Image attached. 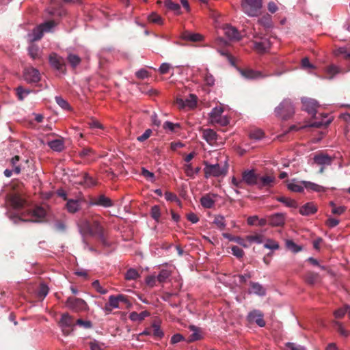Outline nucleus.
Masks as SVG:
<instances>
[{"instance_id":"nucleus-10","label":"nucleus","mask_w":350,"mask_h":350,"mask_svg":"<svg viewBox=\"0 0 350 350\" xmlns=\"http://www.w3.org/2000/svg\"><path fill=\"white\" fill-rule=\"evenodd\" d=\"M8 201L10 206L15 210H21L25 207L26 200L19 194L14 193L8 197Z\"/></svg>"},{"instance_id":"nucleus-41","label":"nucleus","mask_w":350,"mask_h":350,"mask_svg":"<svg viewBox=\"0 0 350 350\" xmlns=\"http://www.w3.org/2000/svg\"><path fill=\"white\" fill-rule=\"evenodd\" d=\"M189 328H190L191 330H192L193 332V333L191 334L189 336V338L187 339V342H194V341L200 340V335L198 333V328L196 326H194V325H191L189 327Z\"/></svg>"},{"instance_id":"nucleus-64","label":"nucleus","mask_w":350,"mask_h":350,"mask_svg":"<svg viewBox=\"0 0 350 350\" xmlns=\"http://www.w3.org/2000/svg\"><path fill=\"white\" fill-rule=\"evenodd\" d=\"M152 133V130L148 129L146 130L145 132L142 135L138 136L137 137V140L140 142H143L146 141V139H148L150 137Z\"/></svg>"},{"instance_id":"nucleus-8","label":"nucleus","mask_w":350,"mask_h":350,"mask_svg":"<svg viewBox=\"0 0 350 350\" xmlns=\"http://www.w3.org/2000/svg\"><path fill=\"white\" fill-rule=\"evenodd\" d=\"M49 59L52 67L63 73L66 72V64L63 57L55 53H52L50 54Z\"/></svg>"},{"instance_id":"nucleus-17","label":"nucleus","mask_w":350,"mask_h":350,"mask_svg":"<svg viewBox=\"0 0 350 350\" xmlns=\"http://www.w3.org/2000/svg\"><path fill=\"white\" fill-rule=\"evenodd\" d=\"M253 49L258 53H265L268 51L271 47V42L267 38L262 39L261 41H254L253 42Z\"/></svg>"},{"instance_id":"nucleus-2","label":"nucleus","mask_w":350,"mask_h":350,"mask_svg":"<svg viewBox=\"0 0 350 350\" xmlns=\"http://www.w3.org/2000/svg\"><path fill=\"white\" fill-rule=\"evenodd\" d=\"M242 11L250 17L258 16L261 14L262 0H242Z\"/></svg>"},{"instance_id":"nucleus-19","label":"nucleus","mask_w":350,"mask_h":350,"mask_svg":"<svg viewBox=\"0 0 350 350\" xmlns=\"http://www.w3.org/2000/svg\"><path fill=\"white\" fill-rule=\"evenodd\" d=\"M202 137L206 142L210 144H215L217 139L218 135L215 131L211 129H202Z\"/></svg>"},{"instance_id":"nucleus-6","label":"nucleus","mask_w":350,"mask_h":350,"mask_svg":"<svg viewBox=\"0 0 350 350\" xmlns=\"http://www.w3.org/2000/svg\"><path fill=\"white\" fill-rule=\"evenodd\" d=\"M241 178L244 185L253 186L258 183V174L254 170H246L242 172Z\"/></svg>"},{"instance_id":"nucleus-35","label":"nucleus","mask_w":350,"mask_h":350,"mask_svg":"<svg viewBox=\"0 0 350 350\" xmlns=\"http://www.w3.org/2000/svg\"><path fill=\"white\" fill-rule=\"evenodd\" d=\"M276 200L278 202L284 204L288 207L297 208L298 206L297 202L295 200H293L289 198L279 196L276 198Z\"/></svg>"},{"instance_id":"nucleus-26","label":"nucleus","mask_w":350,"mask_h":350,"mask_svg":"<svg viewBox=\"0 0 350 350\" xmlns=\"http://www.w3.org/2000/svg\"><path fill=\"white\" fill-rule=\"evenodd\" d=\"M304 280L307 284L314 285L319 282V274L312 271H308L304 275Z\"/></svg>"},{"instance_id":"nucleus-44","label":"nucleus","mask_w":350,"mask_h":350,"mask_svg":"<svg viewBox=\"0 0 350 350\" xmlns=\"http://www.w3.org/2000/svg\"><path fill=\"white\" fill-rule=\"evenodd\" d=\"M198 98L195 94H191L189 97L185 100V107H188L189 108H194L197 105Z\"/></svg>"},{"instance_id":"nucleus-30","label":"nucleus","mask_w":350,"mask_h":350,"mask_svg":"<svg viewBox=\"0 0 350 350\" xmlns=\"http://www.w3.org/2000/svg\"><path fill=\"white\" fill-rule=\"evenodd\" d=\"M149 315L150 312L146 310L142 311L140 313L132 312L129 314V319L133 321H142Z\"/></svg>"},{"instance_id":"nucleus-9","label":"nucleus","mask_w":350,"mask_h":350,"mask_svg":"<svg viewBox=\"0 0 350 350\" xmlns=\"http://www.w3.org/2000/svg\"><path fill=\"white\" fill-rule=\"evenodd\" d=\"M86 228L88 234L91 236H97L100 238L103 236V228L96 219H93L92 221L87 223Z\"/></svg>"},{"instance_id":"nucleus-54","label":"nucleus","mask_w":350,"mask_h":350,"mask_svg":"<svg viewBox=\"0 0 350 350\" xmlns=\"http://www.w3.org/2000/svg\"><path fill=\"white\" fill-rule=\"evenodd\" d=\"M43 33H44L43 29H42V28L40 26L37 27L33 31V33H32L33 38L31 40L37 41V40H40L43 36Z\"/></svg>"},{"instance_id":"nucleus-20","label":"nucleus","mask_w":350,"mask_h":350,"mask_svg":"<svg viewBox=\"0 0 350 350\" xmlns=\"http://www.w3.org/2000/svg\"><path fill=\"white\" fill-rule=\"evenodd\" d=\"M250 285L251 286V289L249 290V293H254L260 297L266 295V289L260 283L250 282Z\"/></svg>"},{"instance_id":"nucleus-45","label":"nucleus","mask_w":350,"mask_h":350,"mask_svg":"<svg viewBox=\"0 0 350 350\" xmlns=\"http://www.w3.org/2000/svg\"><path fill=\"white\" fill-rule=\"evenodd\" d=\"M165 5L168 9L174 11L178 14H180V6L178 3H174L172 0H165Z\"/></svg>"},{"instance_id":"nucleus-24","label":"nucleus","mask_w":350,"mask_h":350,"mask_svg":"<svg viewBox=\"0 0 350 350\" xmlns=\"http://www.w3.org/2000/svg\"><path fill=\"white\" fill-rule=\"evenodd\" d=\"M285 217L282 213H275L269 217V224L273 226H281L284 224Z\"/></svg>"},{"instance_id":"nucleus-16","label":"nucleus","mask_w":350,"mask_h":350,"mask_svg":"<svg viewBox=\"0 0 350 350\" xmlns=\"http://www.w3.org/2000/svg\"><path fill=\"white\" fill-rule=\"evenodd\" d=\"M275 181V178L272 176H260L258 175V183H256V186L259 189L262 188H269L273 186Z\"/></svg>"},{"instance_id":"nucleus-39","label":"nucleus","mask_w":350,"mask_h":350,"mask_svg":"<svg viewBox=\"0 0 350 350\" xmlns=\"http://www.w3.org/2000/svg\"><path fill=\"white\" fill-rule=\"evenodd\" d=\"M16 96L20 100H23L24 98L29 94V93L31 92L29 89H25L22 86H18L16 89Z\"/></svg>"},{"instance_id":"nucleus-46","label":"nucleus","mask_w":350,"mask_h":350,"mask_svg":"<svg viewBox=\"0 0 350 350\" xmlns=\"http://www.w3.org/2000/svg\"><path fill=\"white\" fill-rule=\"evenodd\" d=\"M246 240L250 243H262L264 240V236L258 234L248 235L246 237Z\"/></svg>"},{"instance_id":"nucleus-51","label":"nucleus","mask_w":350,"mask_h":350,"mask_svg":"<svg viewBox=\"0 0 350 350\" xmlns=\"http://www.w3.org/2000/svg\"><path fill=\"white\" fill-rule=\"evenodd\" d=\"M349 305H345L344 307L337 309L334 312V316L336 319H342L347 314Z\"/></svg>"},{"instance_id":"nucleus-38","label":"nucleus","mask_w":350,"mask_h":350,"mask_svg":"<svg viewBox=\"0 0 350 350\" xmlns=\"http://www.w3.org/2000/svg\"><path fill=\"white\" fill-rule=\"evenodd\" d=\"M67 61L73 68H75L81 63V59L78 55L70 53L67 57Z\"/></svg>"},{"instance_id":"nucleus-28","label":"nucleus","mask_w":350,"mask_h":350,"mask_svg":"<svg viewBox=\"0 0 350 350\" xmlns=\"http://www.w3.org/2000/svg\"><path fill=\"white\" fill-rule=\"evenodd\" d=\"M29 55L33 60H41L40 50L36 44H31L28 47Z\"/></svg>"},{"instance_id":"nucleus-18","label":"nucleus","mask_w":350,"mask_h":350,"mask_svg":"<svg viewBox=\"0 0 350 350\" xmlns=\"http://www.w3.org/2000/svg\"><path fill=\"white\" fill-rule=\"evenodd\" d=\"M91 204L100 206L105 208L111 207L113 206L112 200L105 195H100L98 197L92 199L91 201Z\"/></svg>"},{"instance_id":"nucleus-63","label":"nucleus","mask_w":350,"mask_h":350,"mask_svg":"<svg viewBox=\"0 0 350 350\" xmlns=\"http://www.w3.org/2000/svg\"><path fill=\"white\" fill-rule=\"evenodd\" d=\"M231 250L232 254L239 258H242L244 255L243 250L238 246L234 245L231 247Z\"/></svg>"},{"instance_id":"nucleus-12","label":"nucleus","mask_w":350,"mask_h":350,"mask_svg":"<svg viewBox=\"0 0 350 350\" xmlns=\"http://www.w3.org/2000/svg\"><path fill=\"white\" fill-rule=\"evenodd\" d=\"M239 71L241 75L247 79H257L270 75H265L260 71H256L251 68H240Z\"/></svg>"},{"instance_id":"nucleus-60","label":"nucleus","mask_w":350,"mask_h":350,"mask_svg":"<svg viewBox=\"0 0 350 350\" xmlns=\"http://www.w3.org/2000/svg\"><path fill=\"white\" fill-rule=\"evenodd\" d=\"M250 137L252 139L258 140L264 137V132L260 129H256L250 132Z\"/></svg>"},{"instance_id":"nucleus-56","label":"nucleus","mask_w":350,"mask_h":350,"mask_svg":"<svg viewBox=\"0 0 350 350\" xmlns=\"http://www.w3.org/2000/svg\"><path fill=\"white\" fill-rule=\"evenodd\" d=\"M222 112L223 109L221 108L215 107L213 109L212 111L210 113L211 122L214 123L215 119H217L218 117H220L221 116Z\"/></svg>"},{"instance_id":"nucleus-5","label":"nucleus","mask_w":350,"mask_h":350,"mask_svg":"<svg viewBox=\"0 0 350 350\" xmlns=\"http://www.w3.org/2000/svg\"><path fill=\"white\" fill-rule=\"evenodd\" d=\"M66 306L75 312H79L88 310L87 303L81 298L70 297L66 302Z\"/></svg>"},{"instance_id":"nucleus-57","label":"nucleus","mask_w":350,"mask_h":350,"mask_svg":"<svg viewBox=\"0 0 350 350\" xmlns=\"http://www.w3.org/2000/svg\"><path fill=\"white\" fill-rule=\"evenodd\" d=\"M331 121L332 120L330 119H327L325 121H314L309 124V126L315 128H321L323 126H327L330 124Z\"/></svg>"},{"instance_id":"nucleus-25","label":"nucleus","mask_w":350,"mask_h":350,"mask_svg":"<svg viewBox=\"0 0 350 350\" xmlns=\"http://www.w3.org/2000/svg\"><path fill=\"white\" fill-rule=\"evenodd\" d=\"M341 72L342 70L339 67L332 64L325 68V77L328 79H332L336 74Z\"/></svg>"},{"instance_id":"nucleus-13","label":"nucleus","mask_w":350,"mask_h":350,"mask_svg":"<svg viewBox=\"0 0 350 350\" xmlns=\"http://www.w3.org/2000/svg\"><path fill=\"white\" fill-rule=\"evenodd\" d=\"M333 161V158L327 154L319 152L313 157V164H317L321 166L330 165Z\"/></svg>"},{"instance_id":"nucleus-29","label":"nucleus","mask_w":350,"mask_h":350,"mask_svg":"<svg viewBox=\"0 0 350 350\" xmlns=\"http://www.w3.org/2000/svg\"><path fill=\"white\" fill-rule=\"evenodd\" d=\"M48 146L57 152H61L64 148V144L62 139H57L48 142Z\"/></svg>"},{"instance_id":"nucleus-34","label":"nucleus","mask_w":350,"mask_h":350,"mask_svg":"<svg viewBox=\"0 0 350 350\" xmlns=\"http://www.w3.org/2000/svg\"><path fill=\"white\" fill-rule=\"evenodd\" d=\"M20 160L21 157L18 155L13 157L10 160V165L13 167V171L16 174H19L21 172V165L18 163Z\"/></svg>"},{"instance_id":"nucleus-42","label":"nucleus","mask_w":350,"mask_h":350,"mask_svg":"<svg viewBox=\"0 0 350 350\" xmlns=\"http://www.w3.org/2000/svg\"><path fill=\"white\" fill-rule=\"evenodd\" d=\"M152 334L155 338L161 339L164 336V333L161 329L160 326L156 323L152 324Z\"/></svg>"},{"instance_id":"nucleus-55","label":"nucleus","mask_w":350,"mask_h":350,"mask_svg":"<svg viewBox=\"0 0 350 350\" xmlns=\"http://www.w3.org/2000/svg\"><path fill=\"white\" fill-rule=\"evenodd\" d=\"M83 183L88 187L94 186L96 185V181L88 173L83 174ZM81 183H82V181Z\"/></svg>"},{"instance_id":"nucleus-15","label":"nucleus","mask_w":350,"mask_h":350,"mask_svg":"<svg viewBox=\"0 0 350 350\" xmlns=\"http://www.w3.org/2000/svg\"><path fill=\"white\" fill-rule=\"evenodd\" d=\"M247 319L250 322H255L258 326L264 327L265 321L263 319V314L258 310L251 311L247 315Z\"/></svg>"},{"instance_id":"nucleus-7","label":"nucleus","mask_w":350,"mask_h":350,"mask_svg":"<svg viewBox=\"0 0 350 350\" xmlns=\"http://www.w3.org/2000/svg\"><path fill=\"white\" fill-rule=\"evenodd\" d=\"M204 171L206 178L210 176L218 177L226 173V171L219 164L211 165L208 164L206 162H205Z\"/></svg>"},{"instance_id":"nucleus-31","label":"nucleus","mask_w":350,"mask_h":350,"mask_svg":"<svg viewBox=\"0 0 350 350\" xmlns=\"http://www.w3.org/2000/svg\"><path fill=\"white\" fill-rule=\"evenodd\" d=\"M183 39L191 42H199L202 40V36L200 33L185 31L183 33Z\"/></svg>"},{"instance_id":"nucleus-49","label":"nucleus","mask_w":350,"mask_h":350,"mask_svg":"<svg viewBox=\"0 0 350 350\" xmlns=\"http://www.w3.org/2000/svg\"><path fill=\"white\" fill-rule=\"evenodd\" d=\"M150 215L156 221H159L161 211L158 205H154L151 208Z\"/></svg>"},{"instance_id":"nucleus-61","label":"nucleus","mask_w":350,"mask_h":350,"mask_svg":"<svg viewBox=\"0 0 350 350\" xmlns=\"http://www.w3.org/2000/svg\"><path fill=\"white\" fill-rule=\"evenodd\" d=\"M55 23L53 21H46L42 24H41L40 25H39L42 29H43L44 32H48V31H50L51 29L55 27Z\"/></svg>"},{"instance_id":"nucleus-62","label":"nucleus","mask_w":350,"mask_h":350,"mask_svg":"<svg viewBox=\"0 0 350 350\" xmlns=\"http://www.w3.org/2000/svg\"><path fill=\"white\" fill-rule=\"evenodd\" d=\"M93 288L100 294L105 295L107 293L108 291L106 288H103L98 280H95L92 282Z\"/></svg>"},{"instance_id":"nucleus-1","label":"nucleus","mask_w":350,"mask_h":350,"mask_svg":"<svg viewBox=\"0 0 350 350\" xmlns=\"http://www.w3.org/2000/svg\"><path fill=\"white\" fill-rule=\"evenodd\" d=\"M46 215V211L42 207L38 206L33 209H26L20 215L14 217V222L17 224L18 221L39 222Z\"/></svg>"},{"instance_id":"nucleus-22","label":"nucleus","mask_w":350,"mask_h":350,"mask_svg":"<svg viewBox=\"0 0 350 350\" xmlns=\"http://www.w3.org/2000/svg\"><path fill=\"white\" fill-rule=\"evenodd\" d=\"M317 211V207L312 202H308L299 208V213L302 215H310Z\"/></svg>"},{"instance_id":"nucleus-43","label":"nucleus","mask_w":350,"mask_h":350,"mask_svg":"<svg viewBox=\"0 0 350 350\" xmlns=\"http://www.w3.org/2000/svg\"><path fill=\"white\" fill-rule=\"evenodd\" d=\"M329 206L332 208V213L334 215H340L344 213L347 209L344 206H336L334 202H330Z\"/></svg>"},{"instance_id":"nucleus-23","label":"nucleus","mask_w":350,"mask_h":350,"mask_svg":"<svg viewBox=\"0 0 350 350\" xmlns=\"http://www.w3.org/2000/svg\"><path fill=\"white\" fill-rule=\"evenodd\" d=\"M214 198L215 195L211 193L203 196L200 199L202 206L206 208H211L215 203Z\"/></svg>"},{"instance_id":"nucleus-47","label":"nucleus","mask_w":350,"mask_h":350,"mask_svg":"<svg viewBox=\"0 0 350 350\" xmlns=\"http://www.w3.org/2000/svg\"><path fill=\"white\" fill-rule=\"evenodd\" d=\"M213 224L219 229H224L226 227L224 217L220 215H216L214 218Z\"/></svg>"},{"instance_id":"nucleus-21","label":"nucleus","mask_w":350,"mask_h":350,"mask_svg":"<svg viewBox=\"0 0 350 350\" xmlns=\"http://www.w3.org/2000/svg\"><path fill=\"white\" fill-rule=\"evenodd\" d=\"M224 31L226 36L231 40H239L241 38L239 31L232 26L226 25L224 27Z\"/></svg>"},{"instance_id":"nucleus-53","label":"nucleus","mask_w":350,"mask_h":350,"mask_svg":"<svg viewBox=\"0 0 350 350\" xmlns=\"http://www.w3.org/2000/svg\"><path fill=\"white\" fill-rule=\"evenodd\" d=\"M56 103L58 105L64 109L70 110V106L69 103L61 96H55Z\"/></svg>"},{"instance_id":"nucleus-3","label":"nucleus","mask_w":350,"mask_h":350,"mask_svg":"<svg viewBox=\"0 0 350 350\" xmlns=\"http://www.w3.org/2000/svg\"><path fill=\"white\" fill-rule=\"evenodd\" d=\"M275 116L282 120H286L293 117L295 107L290 99L283 100L275 109Z\"/></svg>"},{"instance_id":"nucleus-33","label":"nucleus","mask_w":350,"mask_h":350,"mask_svg":"<svg viewBox=\"0 0 350 350\" xmlns=\"http://www.w3.org/2000/svg\"><path fill=\"white\" fill-rule=\"evenodd\" d=\"M332 325L342 336L345 338L349 336V332L344 327L342 323L334 320L332 321Z\"/></svg>"},{"instance_id":"nucleus-50","label":"nucleus","mask_w":350,"mask_h":350,"mask_svg":"<svg viewBox=\"0 0 350 350\" xmlns=\"http://www.w3.org/2000/svg\"><path fill=\"white\" fill-rule=\"evenodd\" d=\"M163 127L164 129H167L171 132H176V129H180V125L178 123H173L170 121H166L164 122Z\"/></svg>"},{"instance_id":"nucleus-32","label":"nucleus","mask_w":350,"mask_h":350,"mask_svg":"<svg viewBox=\"0 0 350 350\" xmlns=\"http://www.w3.org/2000/svg\"><path fill=\"white\" fill-rule=\"evenodd\" d=\"M303 184L306 189H311L317 192H325L326 191V189L324 187L312 182L303 181Z\"/></svg>"},{"instance_id":"nucleus-11","label":"nucleus","mask_w":350,"mask_h":350,"mask_svg":"<svg viewBox=\"0 0 350 350\" xmlns=\"http://www.w3.org/2000/svg\"><path fill=\"white\" fill-rule=\"evenodd\" d=\"M24 79L28 83H37L40 80V72L33 67H27L24 70Z\"/></svg>"},{"instance_id":"nucleus-59","label":"nucleus","mask_w":350,"mask_h":350,"mask_svg":"<svg viewBox=\"0 0 350 350\" xmlns=\"http://www.w3.org/2000/svg\"><path fill=\"white\" fill-rule=\"evenodd\" d=\"M49 293V288L44 284H41L39 286L38 295L42 299L44 298Z\"/></svg>"},{"instance_id":"nucleus-40","label":"nucleus","mask_w":350,"mask_h":350,"mask_svg":"<svg viewBox=\"0 0 350 350\" xmlns=\"http://www.w3.org/2000/svg\"><path fill=\"white\" fill-rule=\"evenodd\" d=\"M139 277V274L135 269H129L124 275L126 280H135Z\"/></svg>"},{"instance_id":"nucleus-14","label":"nucleus","mask_w":350,"mask_h":350,"mask_svg":"<svg viewBox=\"0 0 350 350\" xmlns=\"http://www.w3.org/2000/svg\"><path fill=\"white\" fill-rule=\"evenodd\" d=\"M303 109L306 111L308 113L315 116L318 103L317 100L312 98H303L302 99Z\"/></svg>"},{"instance_id":"nucleus-37","label":"nucleus","mask_w":350,"mask_h":350,"mask_svg":"<svg viewBox=\"0 0 350 350\" xmlns=\"http://www.w3.org/2000/svg\"><path fill=\"white\" fill-rule=\"evenodd\" d=\"M171 274V271L166 269H161L159 271V273L157 276V281L160 283L165 282L170 277Z\"/></svg>"},{"instance_id":"nucleus-4","label":"nucleus","mask_w":350,"mask_h":350,"mask_svg":"<svg viewBox=\"0 0 350 350\" xmlns=\"http://www.w3.org/2000/svg\"><path fill=\"white\" fill-rule=\"evenodd\" d=\"M58 324L65 336L69 335L73 331L75 325L74 318L67 312L62 314Z\"/></svg>"},{"instance_id":"nucleus-52","label":"nucleus","mask_w":350,"mask_h":350,"mask_svg":"<svg viewBox=\"0 0 350 350\" xmlns=\"http://www.w3.org/2000/svg\"><path fill=\"white\" fill-rule=\"evenodd\" d=\"M287 188L290 191H291L293 192H297V193H302L304 191V189L301 185H298L297 183H288Z\"/></svg>"},{"instance_id":"nucleus-58","label":"nucleus","mask_w":350,"mask_h":350,"mask_svg":"<svg viewBox=\"0 0 350 350\" xmlns=\"http://www.w3.org/2000/svg\"><path fill=\"white\" fill-rule=\"evenodd\" d=\"M148 20L150 22L155 24L161 25L163 23V20L161 16L157 14V13L152 12L149 16Z\"/></svg>"},{"instance_id":"nucleus-48","label":"nucleus","mask_w":350,"mask_h":350,"mask_svg":"<svg viewBox=\"0 0 350 350\" xmlns=\"http://www.w3.org/2000/svg\"><path fill=\"white\" fill-rule=\"evenodd\" d=\"M286 246L289 250L292 251L294 253H297L301 250V247L300 246L297 245L292 240H286Z\"/></svg>"},{"instance_id":"nucleus-27","label":"nucleus","mask_w":350,"mask_h":350,"mask_svg":"<svg viewBox=\"0 0 350 350\" xmlns=\"http://www.w3.org/2000/svg\"><path fill=\"white\" fill-rule=\"evenodd\" d=\"M66 207L70 213H75L80 208V202L77 200L70 199L67 200Z\"/></svg>"},{"instance_id":"nucleus-36","label":"nucleus","mask_w":350,"mask_h":350,"mask_svg":"<svg viewBox=\"0 0 350 350\" xmlns=\"http://www.w3.org/2000/svg\"><path fill=\"white\" fill-rule=\"evenodd\" d=\"M223 236L224 237L228 239L230 241L236 242L244 247H248V245L246 243L245 241L241 237L232 236L228 233H224L223 234Z\"/></svg>"}]
</instances>
